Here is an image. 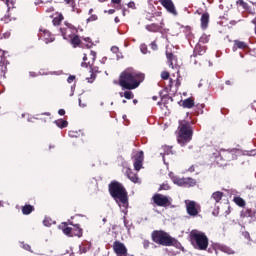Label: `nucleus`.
Returning a JSON list of instances; mask_svg holds the SVG:
<instances>
[{
  "label": "nucleus",
  "instance_id": "nucleus-14",
  "mask_svg": "<svg viewBox=\"0 0 256 256\" xmlns=\"http://www.w3.org/2000/svg\"><path fill=\"white\" fill-rule=\"evenodd\" d=\"M159 1L162 7H165L168 13H171V15H177V9L175 8V4L173 3V0H159Z\"/></svg>",
  "mask_w": 256,
  "mask_h": 256
},
{
  "label": "nucleus",
  "instance_id": "nucleus-52",
  "mask_svg": "<svg viewBox=\"0 0 256 256\" xmlns=\"http://www.w3.org/2000/svg\"><path fill=\"white\" fill-rule=\"evenodd\" d=\"M128 7H130L131 9H133L135 7V2H130L128 3Z\"/></svg>",
  "mask_w": 256,
  "mask_h": 256
},
{
  "label": "nucleus",
  "instance_id": "nucleus-56",
  "mask_svg": "<svg viewBox=\"0 0 256 256\" xmlns=\"http://www.w3.org/2000/svg\"><path fill=\"white\" fill-rule=\"evenodd\" d=\"M58 113H59L60 115H65V110H64V109H60V110L58 111Z\"/></svg>",
  "mask_w": 256,
  "mask_h": 256
},
{
  "label": "nucleus",
  "instance_id": "nucleus-44",
  "mask_svg": "<svg viewBox=\"0 0 256 256\" xmlns=\"http://www.w3.org/2000/svg\"><path fill=\"white\" fill-rule=\"evenodd\" d=\"M161 77H162V79H164V80L169 79V72L163 71V72L161 73Z\"/></svg>",
  "mask_w": 256,
  "mask_h": 256
},
{
  "label": "nucleus",
  "instance_id": "nucleus-30",
  "mask_svg": "<svg viewBox=\"0 0 256 256\" xmlns=\"http://www.w3.org/2000/svg\"><path fill=\"white\" fill-rule=\"evenodd\" d=\"M235 47H237V49H245V47H247V44L245 42L242 41H235L234 42Z\"/></svg>",
  "mask_w": 256,
  "mask_h": 256
},
{
  "label": "nucleus",
  "instance_id": "nucleus-24",
  "mask_svg": "<svg viewBox=\"0 0 256 256\" xmlns=\"http://www.w3.org/2000/svg\"><path fill=\"white\" fill-rule=\"evenodd\" d=\"M54 123L60 129H65V127H67L69 125V122H67V120H63V119L55 120Z\"/></svg>",
  "mask_w": 256,
  "mask_h": 256
},
{
  "label": "nucleus",
  "instance_id": "nucleus-29",
  "mask_svg": "<svg viewBox=\"0 0 256 256\" xmlns=\"http://www.w3.org/2000/svg\"><path fill=\"white\" fill-rule=\"evenodd\" d=\"M71 43L72 45H74V47H77V45H81V38H79L77 35L74 36L72 39H71Z\"/></svg>",
  "mask_w": 256,
  "mask_h": 256
},
{
  "label": "nucleus",
  "instance_id": "nucleus-11",
  "mask_svg": "<svg viewBox=\"0 0 256 256\" xmlns=\"http://www.w3.org/2000/svg\"><path fill=\"white\" fill-rule=\"evenodd\" d=\"M77 232L73 230L71 227H65L63 228L64 235H67V237H83V229L79 227V224H76Z\"/></svg>",
  "mask_w": 256,
  "mask_h": 256
},
{
  "label": "nucleus",
  "instance_id": "nucleus-8",
  "mask_svg": "<svg viewBox=\"0 0 256 256\" xmlns=\"http://www.w3.org/2000/svg\"><path fill=\"white\" fill-rule=\"evenodd\" d=\"M152 201L158 207H167V205H171V197L165 196L163 194H154Z\"/></svg>",
  "mask_w": 256,
  "mask_h": 256
},
{
  "label": "nucleus",
  "instance_id": "nucleus-58",
  "mask_svg": "<svg viewBox=\"0 0 256 256\" xmlns=\"http://www.w3.org/2000/svg\"><path fill=\"white\" fill-rule=\"evenodd\" d=\"M79 107H86V105L85 104H81V98H79Z\"/></svg>",
  "mask_w": 256,
  "mask_h": 256
},
{
  "label": "nucleus",
  "instance_id": "nucleus-16",
  "mask_svg": "<svg viewBox=\"0 0 256 256\" xmlns=\"http://www.w3.org/2000/svg\"><path fill=\"white\" fill-rule=\"evenodd\" d=\"M141 167H143V151L137 153L134 161L135 171H141Z\"/></svg>",
  "mask_w": 256,
  "mask_h": 256
},
{
  "label": "nucleus",
  "instance_id": "nucleus-34",
  "mask_svg": "<svg viewBox=\"0 0 256 256\" xmlns=\"http://www.w3.org/2000/svg\"><path fill=\"white\" fill-rule=\"evenodd\" d=\"M69 137H79L81 135V131H69Z\"/></svg>",
  "mask_w": 256,
  "mask_h": 256
},
{
  "label": "nucleus",
  "instance_id": "nucleus-13",
  "mask_svg": "<svg viewBox=\"0 0 256 256\" xmlns=\"http://www.w3.org/2000/svg\"><path fill=\"white\" fill-rule=\"evenodd\" d=\"M65 25L66 27L60 28V31L64 39H71V37H73V34L75 33V27H73V25H71L70 23H66Z\"/></svg>",
  "mask_w": 256,
  "mask_h": 256
},
{
  "label": "nucleus",
  "instance_id": "nucleus-28",
  "mask_svg": "<svg viewBox=\"0 0 256 256\" xmlns=\"http://www.w3.org/2000/svg\"><path fill=\"white\" fill-rule=\"evenodd\" d=\"M234 203H236L238 207H245V200L241 197H234Z\"/></svg>",
  "mask_w": 256,
  "mask_h": 256
},
{
  "label": "nucleus",
  "instance_id": "nucleus-19",
  "mask_svg": "<svg viewBox=\"0 0 256 256\" xmlns=\"http://www.w3.org/2000/svg\"><path fill=\"white\" fill-rule=\"evenodd\" d=\"M208 25H209V14L204 13L201 16V27H202V29H207Z\"/></svg>",
  "mask_w": 256,
  "mask_h": 256
},
{
  "label": "nucleus",
  "instance_id": "nucleus-7",
  "mask_svg": "<svg viewBox=\"0 0 256 256\" xmlns=\"http://www.w3.org/2000/svg\"><path fill=\"white\" fill-rule=\"evenodd\" d=\"M95 59H97V53L95 51H90V54L88 57H87V54H84L81 67H89L90 73H93V71L97 73V70L93 69V63H95Z\"/></svg>",
  "mask_w": 256,
  "mask_h": 256
},
{
  "label": "nucleus",
  "instance_id": "nucleus-38",
  "mask_svg": "<svg viewBox=\"0 0 256 256\" xmlns=\"http://www.w3.org/2000/svg\"><path fill=\"white\" fill-rule=\"evenodd\" d=\"M93 21H97V15L92 14L88 19H87V23H91Z\"/></svg>",
  "mask_w": 256,
  "mask_h": 256
},
{
  "label": "nucleus",
  "instance_id": "nucleus-49",
  "mask_svg": "<svg viewBox=\"0 0 256 256\" xmlns=\"http://www.w3.org/2000/svg\"><path fill=\"white\" fill-rule=\"evenodd\" d=\"M3 68V65L0 64V79L5 75V73L3 72Z\"/></svg>",
  "mask_w": 256,
  "mask_h": 256
},
{
  "label": "nucleus",
  "instance_id": "nucleus-61",
  "mask_svg": "<svg viewBox=\"0 0 256 256\" xmlns=\"http://www.w3.org/2000/svg\"><path fill=\"white\" fill-rule=\"evenodd\" d=\"M188 171H190V173H193V171H195V169H194L193 166H192V167H190V168L188 169Z\"/></svg>",
  "mask_w": 256,
  "mask_h": 256
},
{
  "label": "nucleus",
  "instance_id": "nucleus-6",
  "mask_svg": "<svg viewBox=\"0 0 256 256\" xmlns=\"http://www.w3.org/2000/svg\"><path fill=\"white\" fill-rule=\"evenodd\" d=\"M235 153H237V150H220V152L214 153L216 163H219L221 159L223 161H233V159H237Z\"/></svg>",
  "mask_w": 256,
  "mask_h": 256
},
{
  "label": "nucleus",
  "instance_id": "nucleus-12",
  "mask_svg": "<svg viewBox=\"0 0 256 256\" xmlns=\"http://www.w3.org/2000/svg\"><path fill=\"white\" fill-rule=\"evenodd\" d=\"M113 250L117 256H127V247H125V244L119 241L114 242Z\"/></svg>",
  "mask_w": 256,
  "mask_h": 256
},
{
  "label": "nucleus",
  "instance_id": "nucleus-36",
  "mask_svg": "<svg viewBox=\"0 0 256 256\" xmlns=\"http://www.w3.org/2000/svg\"><path fill=\"white\" fill-rule=\"evenodd\" d=\"M84 41L87 43L86 47L88 49H91V47H93V43L91 42V38H84Z\"/></svg>",
  "mask_w": 256,
  "mask_h": 256
},
{
  "label": "nucleus",
  "instance_id": "nucleus-33",
  "mask_svg": "<svg viewBox=\"0 0 256 256\" xmlns=\"http://www.w3.org/2000/svg\"><path fill=\"white\" fill-rule=\"evenodd\" d=\"M199 43H209V36H207V34H203L199 39Z\"/></svg>",
  "mask_w": 256,
  "mask_h": 256
},
{
  "label": "nucleus",
  "instance_id": "nucleus-53",
  "mask_svg": "<svg viewBox=\"0 0 256 256\" xmlns=\"http://www.w3.org/2000/svg\"><path fill=\"white\" fill-rule=\"evenodd\" d=\"M80 253H87V248H82V247L80 246Z\"/></svg>",
  "mask_w": 256,
  "mask_h": 256
},
{
  "label": "nucleus",
  "instance_id": "nucleus-46",
  "mask_svg": "<svg viewBox=\"0 0 256 256\" xmlns=\"http://www.w3.org/2000/svg\"><path fill=\"white\" fill-rule=\"evenodd\" d=\"M22 247L25 249V251H31V246L29 244H22Z\"/></svg>",
  "mask_w": 256,
  "mask_h": 256
},
{
  "label": "nucleus",
  "instance_id": "nucleus-54",
  "mask_svg": "<svg viewBox=\"0 0 256 256\" xmlns=\"http://www.w3.org/2000/svg\"><path fill=\"white\" fill-rule=\"evenodd\" d=\"M168 65H169V67H171L172 69H174L173 60L168 61Z\"/></svg>",
  "mask_w": 256,
  "mask_h": 256
},
{
  "label": "nucleus",
  "instance_id": "nucleus-3",
  "mask_svg": "<svg viewBox=\"0 0 256 256\" xmlns=\"http://www.w3.org/2000/svg\"><path fill=\"white\" fill-rule=\"evenodd\" d=\"M152 239L154 243L158 245H163V247H173V245H177V240L169 235V233L165 231H154L152 233Z\"/></svg>",
  "mask_w": 256,
  "mask_h": 256
},
{
  "label": "nucleus",
  "instance_id": "nucleus-25",
  "mask_svg": "<svg viewBox=\"0 0 256 256\" xmlns=\"http://www.w3.org/2000/svg\"><path fill=\"white\" fill-rule=\"evenodd\" d=\"M197 181L193 178H184V187H195Z\"/></svg>",
  "mask_w": 256,
  "mask_h": 256
},
{
  "label": "nucleus",
  "instance_id": "nucleus-17",
  "mask_svg": "<svg viewBox=\"0 0 256 256\" xmlns=\"http://www.w3.org/2000/svg\"><path fill=\"white\" fill-rule=\"evenodd\" d=\"M169 177L174 185H178V187H185V178H179L175 176L173 172L169 173Z\"/></svg>",
  "mask_w": 256,
  "mask_h": 256
},
{
  "label": "nucleus",
  "instance_id": "nucleus-21",
  "mask_svg": "<svg viewBox=\"0 0 256 256\" xmlns=\"http://www.w3.org/2000/svg\"><path fill=\"white\" fill-rule=\"evenodd\" d=\"M205 53V47L201 46V44H197L194 48L193 57H197V55H203Z\"/></svg>",
  "mask_w": 256,
  "mask_h": 256
},
{
  "label": "nucleus",
  "instance_id": "nucleus-48",
  "mask_svg": "<svg viewBox=\"0 0 256 256\" xmlns=\"http://www.w3.org/2000/svg\"><path fill=\"white\" fill-rule=\"evenodd\" d=\"M68 83H73L75 81V76L70 75L67 79Z\"/></svg>",
  "mask_w": 256,
  "mask_h": 256
},
{
  "label": "nucleus",
  "instance_id": "nucleus-63",
  "mask_svg": "<svg viewBox=\"0 0 256 256\" xmlns=\"http://www.w3.org/2000/svg\"><path fill=\"white\" fill-rule=\"evenodd\" d=\"M114 21L115 23H119V17H115Z\"/></svg>",
  "mask_w": 256,
  "mask_h": 256
},
{
  "label": "nucleus",
  "instance_id": "nucleus-59",
  "mask_svg": "<svg viewBox=\"0 0 256 256\" xmlns=\"http://www.w3.org/2000/svg\"><path fill=\"white\" fill-rule=\"evenodd\" d=\"M39 75H53V73H52V72H50V73H42V72H39Z\"/></svg>",
  "mask_w": 256,
  "mask_h": 256
},
{
  "label": "nucleus",
  "instance_id": "nucleus-9",
  "mask_svg": "<svg viewBox=\"0 0 256 256\" xmlns=\"http://www.w3.org/2000/svg\"><path fill=\"white\" fill-rule=\"evenodd\" d=\"M186 205V211L190 217H197L199 215V209L197 206V202L191 201V200H186L185 201Z\"/></svg>",
  "mask_w": 256,
  "mask_h": 256
},
{
  "label": "nucleus",
  "instance_id": "nucleus-10",
  "mask_svg": "<svg viewBox=\"0 0 256 256\" xmlns=\"http://www.w3.org/2000/svg\"><path fill=\"white\" fill-rule=\"evenodd\" d=\"M221 199H223V192L216 191L211 195L207 203L211 208L215 207L216 209H219V206H217V204L220 203Z\"/></svg>",
  "mask_w": 256,
  "mask_h": 256
},
{
  "label": "nucleus",
  "instance_id": "nucleus-32",
  "mask_svg": "<svg viewBox=\"0 0 256 256\" xmlns=\"http://www.w3.org/2000/svg\"><path fill=\"white\" fill-rule=\"evenodd\" d=\"M53 220L51 218H45L44 221H43V225L45 227H51V225H53Z\"/></svg>",
  "mask_w": 256,
  "mask_h": 256
},
{
  "label": "nucleus",
  "instance_id": "nucleus-45",
  "mask_svg": "<svg viewBox=\"0 0 256 256\" xmlns=\"http://www.w3.org/2000/svg\"><path fill=\"white\" fill-rule=\"evenodd\" d=\"M150 47L153 51H157L158 47H157V43L154 41L150 44Z\"/></svg>",
  "mask_w": 256,
  "mask_h": 256
},
{
  "label": "nucleus",
  "instance_id": "nucleus-31",
  "mask_svg": "<svg viewBox=\"0 0 256 256\" xmlns=\"http://www.w3.org/2000/svg\"><path fill=\"white\" fill-rule=\"evenodd\" d=\"M63 21V15H59L58 17H55L52 21L53 25H59Z\"/></svg>",
  "mask_w": 256,
  "mask_h": 256
},
{
  "label": "nucleus",
  "instance_id": "nucleus-64",
  "mask_svg": "<svg viewBox=\"0 0 256 256\" xmlns=\"http://www.w3.org/2000/svg\"><path fill=\"white\" fill-rule=\"evenodd\" d=\"M119 95H120V97H125V93H123V92H120Z\"/></svg>",
  "mask_w": 256,
  "mask_h": 256
},
{
  "label": "nucleus",
  "instance_id": "nucleus-43",
  "mask_svg": "<svg viewBox=\"0 0 256 256\" xmlns=\"http://www.w3.org/2000/svg\"><path fill=\"white\" fill-rule=\"evenodd\" d=\"M241 217H251V210H246L241 213Z\"/></svg>",
  "mask_w": 256,
  "mask_h": 256
},
{
  "label": "nucleus",
  "instance_id": "nucleus-40",
  "mask_svg": "<svg viewBox=\"0 0 256 256\" xmlns=\"http://www.w3.org/2000/svg\"><path fill=\"white\" fill-rule=\"evenodd\" d=\"M166 57L168 61H173L175 59V56L173 53L166 52Z\"/></svg>",
  "mask_w": 256,
  "mask_h": 256
},
{
  "label": "nucleus",
  "instance_id": "nucleus-62",
  "mask_svg": "<svg viewBox=\"0 0 256 256\" xmlns=\"http://www.w3.org/2000/svg\"><path fill=\"white\" fill-rule=\"evenodd\" d=\"M74 230V233H77V225H74V228H72Z\"/></svg>",
  "mask_w": 256,
  "mask_h": 256
},
{
  "label": "nucleus",
  "instance_id": "nucleus-37",
  "mask_svg": "<svg viewBox=\"0 0 256 256\" xmlns=\"http://www.w3.org/2000/svg\"><path fill=\"white\" fill-rule=\"evenodd\" d=\"M140 51L143 53V55H147V45L142 44L140 45Z\"/></svg>",
  "mask_w": 256,
  "mask_h": 256
},
{
  "label": "nucleus",
  "instance_id": "nucleus-42",
  "mask_svg": "<svg viewBox=\"0 0 256 256\" xmlns=\"http://www.w3.org/2000/svg\"><path fill=\"white\" fill-rule=\"evenodd\" d=\"M239 5L241 7H243V9H247L249 7V4H247L245 1L243 0H239Z\"/></svg>",
  "mask_w": 256,
  "mask_h": 256
},
{
  "label": "nucleus",
  "instance_id": "nucleus-1",
  "mask_svg": "<svg viewBox=\"0 0 256 256\" xmlns=\"http://www.w3.org/2000/svg\"><path fill=\"white\" fill-rule=\"evenodd\" d=\"M143 81H145V74L133 69H126L119 77L120 87H122V89H128L129 91L137 89Z\"/></svg>",
  "mask_w": 256,
  "mask_h": 256
},
{
  "label": "nucleus",
  "instance_id": "nucleus-20",
  "mask_svg": "<svg viewBox=\"0 0 256 256\" xmlns=\"http://www.w3.org/2000/svg\"><path fill=\"white\" fill-rule=\"evenodd\" d=\"M194 106H195V102L191 98L185 99L182 102V107H184V109H193Z\"/></svg>",
  "mask_w": 256,
  "mask_h": 256
},
{
  "label": "nucleus",
  "instance_id": "nucleus-50",
  "mask_svg": "<svg viewBox=\"0 0 256 256\" xmlns=\"http://www.w3.org/2000/svg\"><path fill=\"white\" fill-rule=\"evenodd\" d=\"M243 235H244L245 239H251L249 232H244Z\"/></svg>",
  "mask_w": 256,
  "mask_h": 256
},
{
  "label": "nucleus",
  "instance_id": "nucleus-35",
  "mask_svg": "<svg viewBox=\"0 0 256 256\" xmlns=\"http://www.w3.org/2000/svg\"><path fill=\"white\" fill-rule=\"evenodd\" d=\"M124 97H125V99H133V97H134L133 92L125 91L124 92Z\"/></svg>",
  "mask_w": 256,
  "mask_h": 256
},
{
  "label": "nucleus",
  "instance_id": "nucleus-4",
  "mask_svg": "<svg viewBox=\"0 0 256 256\" xmlns=\"http://www.w3.org/2000/svg\"><path fill=\"white\" fill-rule=\"evenodd\" d=\"M178 143L179 145H187L193 139V128L189 122H182L179 126Z\"/></svg>",
  "mask_w": 256,
  "mask_h": 256
},
{
  "label": "nucleus",
  "instance_id": "nucleus-23",
  "mask_svg": "<svg viewBox=\"0 0 256 256\" xmlns=\"http://www.w3.org/2000/svg\"><path fill=\"white\" fill-rule=\"evenodd\" d=\"M219 249L222 251V253H226L227 255H235V251L229 246L221 245L219 246Z\"/></svg>",
  "mask_w": 256,
  "mask_h": 256
},
{
  "label": "nucleus",
  "instance_id": "nucleus-22",
  "mask_svg": "<svg viewBox=\"0 0 256 256\" xmlns=\"http://www.w3.org/2000/svg\"><path fill=\"white\" fill-rule=\"evenodd\" d=\"M147 31H150L151 33H157L159 31H161V26H159L158 24H150L146 26Z\"/></svg>",
  "mask_w": 256,
  "mask_h": 256
},
{
  "label": "nucleus",
  "instance_id": "nucleus-18",
  "mask_svg": "<svg viewBox=\"0 0 256 256\" xmlns=\"http://www.w3.org/2000/svg\"><path fill=\"white\" fill-rule=\"evenodd\" d=\"M126 175H127L128 179H130V181H132V183L139 182V177H137V174L133 173V171L131 169L128 168L126 170Z\"/></svg>",
  "mask_w": 256,
  "mask_h": 256
},
{
  "label": "nucleus",
  "instance_id": "nucleus-27",
  "mask_svg": "<svg viewBox=\"0 0 256 256\" xmlns=\"http://www.w3.org/2000/svg\"><path fill=\"white\" fill-rule=\"evenodd\" d=\"M23 215H30V213H33V206L26 205L22 208Z\"/></svg>",
  "mask_w": 256,
  "mask_h": 256
},
{
  "label": "nucleus",
  "instance_id": "nucleus-55",
  "mask_svg": "<svg viewBox=\"0 0 256 256\" xmlns=\"http://www.w3.org/2000/svg\"><path fill=\"white\" fill-rule=\"evenodd\" d=\"M112 3H114L115 5H119V3H121V0H112Z\"/></svg>",
  "mask_w": 256,
  "mask_h": 256
},
{
  "label": "nucleus",
  "instance_id": "nucleus-39",
  "mask_svg": "<svg viewBox=\"0 0 256 256\" xmlns=\"http://www.w3.org/2000/svg\"><path fill=\"white\" fill-rule=\"evenodd\" d=\"M66 5H70L72 9L75 8V0H64Z\"/></svg>",
  "mask_w": 256,
  "mask_h": 256
},
{
  "label": "nucleus",
  "instance_id": "nucleus-57",
  "mask_svg": "<svg viewBox=\"0 0 256 256\" xmlns=\"http://www.w3.org/2000/svg\"><path fill=\"white\" fill-rule=\"evenodd\" d=\"M113 13H115V9H110V10H108V14H109V15H113Z\"/></svg>",
  "mask_w": 256,
  "mask_h": 256
},
{
  "label": "nucleus",
  "instance_id": "nucleus-26",
  "mask_svg": "<svg viewBox=\"0 0 256 256\" xmlns=\"http://www.w3.org/2000/svg\"><path fill=\"white\" fill-rule=\"evenodd\" d=\"M162 150H163V152H161L160 155H162L163 161L165 163V155H171L173 153V151L171 150V147H169V146L162 147Z\"/></svg>",
  "mask_w": 256,
  "mask_h": 256
},
{
  "label": "nucleus",
  "instance_id": "nucleus-2",
  "mask_svg": "<svg viewBox=\"0 0 256 256\" xmlns=\"http://www.w3.org/2000/svg\"><path fill=\"white\" fill-rule=\"evenodd\" d=\"M109 193L111 197L119 205L122 213L127 214V207H129V200L127 199V190L123 187V184L119 182H112L109 184Z\"/></svg>",
  "mask_w": 256,
  "mask_h": 256
},
{
  "label": "nucleus",
  "instance_id": "nucleus-15",
  "mask_svg": "<svg viewBox=\"0 0 256 256\" xmlns=\"http://www.w3.org/2000/svg\"><path fill=\"white\" fill-rule=\"evenodd\" d=\"M38 37L39 39L45 41V43H53V41L55 40V38L51 36V32L43 29H40Z\"/></svg>",
  "mask_w": 256,
  "mask_h": 256
},
{
  "label": "nucleus",
  "instance_id": "nucleus-47",
  "mask_svg": "<svg viewBox=\"0 0 256 256\" xmlns=\"http://www.w3.org/2000/svg\"><path fill=\"white\" fill-rule=\"evenodd\" d=\"M111 51H112V53H119V47H117V46H112V47H111Z\"/></svg>",
  "mask_w": 256,
  "mask_h": 256
},
{
  "label": "nucleus",
  "instance_id": "nucleus-41",
  "mask_svg": "<svg viewBox=\"0 0 256 256\" xmlns=\"http://www.w3.org/2000/svg\"><path fill=\"white\" fill-rule=\"evenodd\" d=\"M160 191H169V184H162L159 188Z\"/></svg>",
  "mask_w": 256,
  "mask_h": 256
},
{
  "label": "nucleus",
  "instance_id": "nucleus-60",
  "mask_svg": "<svg viewBox=\"0 0 256 256\" xmlns=\"http://www.w3.org/2000/svg\"><path fill=\"white\" fill-rule=\"evenodd\" d=\"M30 77H37V74L35 72H30Z\"/></svg>",
  "mask_w": 256,
  "mask_h": 256
},
{
  "label": "nucleus",
  "instance_id": "nucleus-5",
  "mask_svg": "<svg viewBox=\"0 0 256 256\" xmlns=\"http://www.w3.org/2000/svg\"><path fill=\"white\" fill-rule=\"evenodd\" d=\"M191 237L196 243V248L200 251H205V249L209 247V238H207V235H205V233L199 230H193L191 232Z\"/></svg>",
  "mask_w": 256,
  "mask_h": 256
},
{
  "label": "nucleus",
  "instance_id": "nucleus-51",
  "mask_svg": "<svg viewBox=\"0 0 256 256\" xmlns=\"http://www.w3.org/2000/svg\"><path fill=\"white\" fill-rule=\"evenodd\" d=\"M74 94H75V86H71V94H70V97H73Z\"/></svg>",
  "mask_w": 256,
  "mask_h": 256
}]
</instances>
